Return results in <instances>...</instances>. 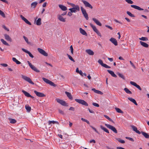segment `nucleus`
<instances>
[{
    "label": "nucleus",
    "instance_id": "nucleus-48",
    "mask_svg": "<svg viewBox=\"0 0 149 149\" xmlns=\"http://www.w3.org/2000/svg\"><path fill=\"white\" fill-rule=\"evenodd\" d=\"M52 123H53V124H55V123H57L58 124V123L57 121H49V125H50Z\"/></svg>",
    "mask_w": 149,
    "mask_h": 149
},
{
    "label": "nucleus",
    "instance_id": "nucleus-20",
    "mask_svg": "<svg viewBox=\"0 0 149 149\" xmlns=\"http://www.w3.org/2000/svg\"><path fill=\"white\" fill-rule=\"evenodd\" d=\"M58 6L63 11H65L67 10V7L63 5L59 4Z\"/></svg>",
    "mask_w": 149,
    "mask_h": 149
},
{
    "label": "nucleus",
    "instance_id": "nucleus-6",
    "mask_svg": "<svg viewBox=\"0 0 149 149\" xmlns=\"http://www.w3.org/2000/svg\"><path fill=\"white\" fill-rule=\"evenodd\" d=\"M82 1L86 7L89 8L91 9L93 8V7L87 1L84 0H82Z\"/></svg>",
    "mask_w": 149,
    "mask_h": 149
},
{
    "label": "nucleus",
    "instance_id": "nucleus-23",
    "mask_svg": "<svg viewBox=\"0 0 149 149\" xmlns=\"http://www.w3.org/2000/svg\"><path fill=\"white\" fill-rule=\"evenodd\" d=\"M92 20L95 22L97 25L101 26H102L101 23L97 19L95 18H93Z\"/></svg>",
    "mask_w": 149,
    "mask_h": 149
},
{
    "label": "nucleus",
    "instance_id": "nucleus-56",
    "mask_svg": "<svg viewBox=\"0 0 149 149\" xmlns=\"http://www.w3.org/2000/svg\"><path fill=\"white\" fill-rule=\"evenodd\" d=\"M70 49L71 50V53L72 54H73V49L72 45H71L70 47Z\"/></svg>",
    "mask_w": 149,
    "mask_h": 149
},
{
    "label": "nucleus",
    "instance_id": "nucleus-32",
    "mask_svg": "<svg viewBox=\"0 0 149 149\" xmlns=\"http://www.w3.org/2000/svg\"><path fill=\"white\" fill-rule=\"evenodd\" d=\"M12 60L13 61L15 62L17 64H19L21 63L18 60H17L15 58H13Z\"/></svg>",
    "mask_w": 149,
    "mask_h": 149
},
{
    "label": "nucleus",
    "instance_id": "nucleus-51",
    "mask_svg": "<svg viewBox=\"0 0 149 149\" xmlns=\"http://www.w3.org/2000/svg\"><path fill=\"white\" fill-rule=\"evenodd\" d=\"M90 127L92 128V129L95 132H96L97 134H99V132L95 128L93 127V126L91 125H90Z\"/></svg>",
    "mask_w": 149,
    "mask_h": 149
},
{
    "label": "nucleus",
    "instance_id": "nucleus-35",
    "mask_svg": "<svg viewBox=\"0 0 149 149\" xmlns=\"http://www.w3.org/2000/svg\"><path fill=\"white\" fill-rule=\"evenodd\" d=\"M115 109L116 110L117 112L120 113H123V112L120 109L117 107H116L115 108Z\"/></svg>",
    "mask_w": 149,
    "mask_h": 149
},
{
    "label": "nucleus",
    "instance_id": "nucleus-63",
    "mask_svg": "<svg viewBox=\"0 0 149 149\" xmlns=\"http://www.w3.org/2000/svg\"><path fill=\"white\" fill-rule=\"evenodd\" d=\"M69 110H72V111H74L75 109L74 107H70V108L69 109Z\"/></svg>",
    "mask_w": 149,
    "mask_h": 149
},
{
    "label": "nucleus",
    "instance_id": "nucleus-52",
    "mask_svg": "<svg viewBox=\"0 0 149 149\" xmlns=\"http://www.w3.org/2000/svg\"><path fill=\"white\" fill-rule=\"evenodd\" d=\"M128 3L132 4L133 3V2L131 0H125Z\"/></svg>",
    "mask_w": 149,
    "mask_h": 149
},
{
    "label": "nucleus",
    "instance_id": "nucleus-25",
    "mask_svg": "<svg viewBox=\"0 0 149 149\" xmlns=\"http://www.w3.org/2000/svg\"><path fill=\"white\" fill-rule=\"evenodd\" d=\"M65 93L70 99L72 100L73 99L70 93L65 91Z\"/></svg>",
    "mask_w": 149,
    "mask_h": 149
},
{
    "label": "nucleus",
    "instance_id": "nucleus-55",
    "mask_svg": "<svg viewBox=\"0 0 149 149\" xmlns=\"http://www.w3.org/2000/svg\"><path fill=\"white\" fill-rule=\"evenodd\" d=\"M125 138L127 139H128L129 140L131 141L132 142H134V139L132 138L131 137H126Z\"/></svg>",
    "mask_w": 149,
    "mask_h": 149
},
{
    "label": "nucleus",
    "instance_id": "nucleus-54",
    "mask_svg": "<svg viewBox=\"0 0 149 149\" xmlns=\"http://www.w3.org/2000/svg\"><path fill=\"white\" fill-rule=\"evenodd\" d=\"M95 93H96L100 94L101 95H102L103 94V93L101 91L99 90H96V92Z\"/></svg>",
    "mask_w": 149,
    "mask_h": 149
},
{
    "label": "nucleus",
    "instance_id": "nucleus-46",
    "mask_svg": "<svg viewBox=\"0 0 149 149\" xmlns=\"http://www.w3.org/2000/svg\"><path fill=\"white\" fill-rule=\"evenodd\" d=\"M116 140L118 141L119 142H120L122 143H125V141L119 138L116 139Z\"/></svg>",
    "mask_w": 149,
    "mask_h": 149
},
{
    "label": "nucleus",
    "instance_id": "nucleus-49",
    "mask_svg": "<svg viewBox=\"0 0 149 149\" xmlns=\"http://www.w3.org/2000/svg\"><path fill=\"white\" fill-rule=\"evenodd\" d=\"M0 15L4 18L5 17V15L4 13L0 10Z\"/></svg>",
    "mask_w": 149,
    "mask_h": 149
},
{
    "label": "nucleus",
    "instance_id": "nucleus-3",
    "mask_svg": "<svg viewBox=\"0 0 149 149\" xmlns=\"http://www.w3.org/2000/svg\"><path fill=\"white\" fill-rule=\"evenodd\" d=\"M75 100L78 103L85 106H88V104L84 100L81 99H75Z\"/></svg>",
    "mask_w": 149,
    "mask_h": 149
},
{
    "label": "nucleus",
    "instance_id": "nucleus-62",
    "mask_svg": "<svg viewBox=\"0 0 149 149\" xmlns=\"http://www.w3.org/2000/svg\"><path fill=\"white\" fill-rule=\"evenodd\" d=\"M2 27L3 28L5 29L6 30H7L8 31H9V30L7 28V27H6V26L5 25H3Z\"/></svg>",
    "mask_w": 149,
    "mask_h": 149
},
{
    "label": "nucleus",
    "instance_id": "nucleus-17",
    "mask_svg": "<svg viewBox=\"0 0 149 149\" xmlns=\"http://www.w3.org/2000/svg\"><path fill=\"white\" fill-rule=\"evenodd\" d=\"M131 6L135 9H137L139 10H143V9L141 8L139 6H137L135 5H131Z\"/></svg>",
    "mask_w": 149,
    "mask_h": 149
},
{
    "label": "nucleus",
    "instance_id": "nucleus-16",
    "mask_svg": "<svg viewBox=\"0 0 149 149\" xmlns=\"http://www.w3.org/2000/svg\"><path fill=\"white\" fill-rule=\"evenodd\" d=\"M58 19L60 21L65 22V18H64L63 17L60 15H58Z\"/></svg>",
    "mask_w": 149,
    "mask_h": 149
},
{
    "label": "nucleus",
    "instance_id": "nucleus-11",
    "mask_svg": "<svg viewBox=\"0 0 149 149\" xmlns=\"http://www.w3.org/2000/svg\"><path fill=\"white\" fill-rule=\"evenodd\" d=\"M109 40L113 43L115 46L118 45V42L116 39L114 38H111Z\"/></svg>",
    "mask_w": 149,
    "mask_h": 149
},
{
    "label": "nucleus",
    "instance_id": "nucleus-57",
    "mask_svg": "<svg viewBox=\"0 0 149 149\" xmlns=\"http://www.w3.org/2000/svg\"><path fill=\"white\" fill-rule=\"evenodd\" d=\"M92 104L94 106L96 107H99V105L98 104L96 103H95V102L93 103H92Z\"/></svg>",
    "mask_w": 149,
    "mask_h": 149
},
{
    "label": "nucleus",
    "instance_id": "nucleus-10",
    "mask_svg": "<svg viewBox=\"0 0 149 149\" xmlns=\"http://www.w3.org/2000/svg\"><path fill=\"white\" fill-rule=\"evenodd\" d=\"M130 84L131 85L136 87V88H138L139 90L141 91L142 90V89L141 88L140 86L138 85L135 82L133 81H131L130 82Z\"/></svg>",
    "mask_w": 149,
    "mask_h": 149
},
{
    "label": "nucleus",
    "instance_id": "nucleus-1",
    "mask_svg": "<svg viewBox=\"0 0 149 149\" xmlns=\"http://www.w3.org/2000/svg\"><path fill=\"white\" fill-rule=\"evenodd\" d=\"M81 9L84 17L86 20H88V15L86 12V10L82 6L81 7Z\"/></svg>",
    "mask_w": 149,
    "mask_h": 149
},
{
    "label": "nucleus",
    "instance_id": "nucleus-26",
    "mask_svg": "<svg viewBox=\"0 0 149 149\" xmlns=\"http://www.w3.org/2000/svg\"><path fill=\"white\" fill-rule=\"evenodd\" d=\"M79 31L80 33L82 35L86 36H87V34L86 32L84 30L82 29L81 28H79Z\"/></svg>",
    "mask_w": 149,
    "mask_h": 149
},
{
    "label": "nucleus",
    "instance_id": "nucleus-58",
    "mask_svg": "<svg viewBox=\"0 0 149 149\" xmlns=\"http://www.w3.org/2000/svg\"><path fill=\"white\" fill-rule=\"evenodd\" d=\"M58 111H59V113L60 114H62V115H63L64 114V112L63 111H62V110H60V109H59L58 110Z\"/></svg>",
    "mask_w": 149,
    "mask_h": 149
},
{
    "label": "nucleus",
    "instance_id": "nucleus-47",
    "mask_svg": "<svg viewBox=\"0 0 149 149\" xmlns=\"http://www.w3.org/2000/svg\"><path fill=\"white\" fill-rule=\"evenodd\" d=\"M51 86H53L54 87H56V85L54 84L53 82H52L51 81H50V82L49 83V84Z\"/></svg>",
    "mask_w": 149,
    "mask_h": 149
},
{
    "label": "nucleus",
    "instance_id": "nucleus-61",
    "mask_svg": "<svg viewBox=\"0 0 149 149\" xmlns=\"http://www.w3.org/2000/svg\"><path fill=\"white\" fill-rule=\"evenodd\" d=\"M1 65L4 67H6L8 66V65L5 63H1Z\"/></svg>",
    "mask_w": 149,
    "mask_h": 149
},
{
    "label": "nucleus",
    "instance_id": "nucleus-37",
    "mask_svg": "<svg viewBox=\"0 0 149 149\" xmlns=\"http://www.w3.org/2000/svg\"><path fill=\"white\" fill-rule=\"evenodd\" d=\"M38 3L36 2H33L31 4V6L33 8H35L36 7Z\"/></svg>",
    "mask_w": 149,
    "mask_h": 149
},
{
    "label": "nucleus",
    "instance_id": "nucleus-13",
    "mask_svg": "<svg viewBox=\"0 0 149 149\" xmlns=\"http://www.w3.org/2000/svg\"><path fill=\"white\" fill-rule=\"evenodd\" d=\"M22 51L28 54L29 55V56L31 58H33L34 57V56H33V55L31 54V53L30 52L26 50V49L24 48H22Z\"/></svg>",
    "mask_w": 149,
    "mask_h": 149
},
{
    "label": "nucleus",
    "instance_id": "nucleus-44",
    "mask_svg": "<svg viewBox=\"0 0 149 149\" xmlns=\"http://www.w3.org/2000/svg\"><path fill=\"white\" fill-rule=\"evenodd\" d=\"M25 108L27 111L28 112H29L31 110V107H30L29 106H27L26 105H25Z\"/></svg>",
    "mask_w": 149,
    "mask_h": 149
},
{
    "label": "nucleus",
    "instance_id": "nucleus-19",
    "mask_svg": "<svg viewBox=\"0 0 149 149\" xmlns=\"http://www.w3.org/2000/svg\"><path fill=\"white\" fill-rule=\"evenodd\" d=\"M141 132L146 138L147 139H149V134L148 133L143 131H141Z\"/></svg>",
    "mask_w": 149,
    "mask_h": 149
},
{
    "label": "nucleus",
    "instance_id": "nucleus-33",
    "mask_svg": "<svg viewBox=\"0 0 149 149\" xmlns=\"http://www.w3.org/2000/svg\"><path fill=\"white\" fill-rule=\"evenodd\" d=\"M22 92L25 96L28 97H29L31 95H30L28 93L24 90H22Z\"/></svg>",
    "mask_w": 149,
    "mask_h": 149
},
{
    "label": "nucleus",
    "instance_id": "nucleus-29",
    "mask_svg": "<svg viewBox=\"0 0 149 149\" xmlns=\"http://www.w3.org/2000/svg\"><path fill=\"white\" fill-rule=\"evenodd\" d=\"M90 25L91 27L92 28L94 31H95V33L98 31L96 27L94 26L91 23H90Z\"/></svg>",
    "mask_w": 149,
    "mask_h": 149
},
{
    "label": "nucleus",
    "instance_id": "nucleus-2",
    "mask_svg": "<svg viewBox=\"0 0 149 149\" xmlns=\"http://www.w3.org/2000/svg\"><path fill=\"white\" fill-rule=\"evenodd\" d=\"M22 78L25 81H27L29 83L32 84H34V83L32 81L31 79L29 77L23 75H22Z\"/></svg>",
    "mask_w": 149,
    "mask_h": 149
},
{
    "label": "nucleus",
    "instance_id": "nucleus-38",
    "mask_svg": "<svg viewBox=\"0 0 149 149\" xmlns=\"http://www.w3.org/2000/svg\"><path fill=\"white\" fill-rule=\"evenodd\" d=\"M124 90L128 94H132V92L130 91L128 88H125L124 89Z\"/></svg>",
    "mask_w": 149,
    "mask_h": 149
},
{
    "label": "nucleus",
    "instance_id": "nucleus-30",
    "mask_svg": "<svg viewBox=\"0 0 149 149\" xmlns=\"http://www.w3.org/2000/svg\"><path fill=\"white\" fill-rule=\"evenodd\" d=\"M100 127L102 130H103L105 132H106L108 133H109V130L106 128L104 127L102 125H100Z\"/></svg>",
    "mask_w": 149,
    "mask_h": 149
},
{
    "label": "nucleus",
    "instance_id": "nucleus-45",
    "mask_svg": "<svg viewBox=\"0 0 149 149\" xmlns=\"http://www.w3.org/2000/svg\"><path fill=\"white\" fill-rule=\"evenodd\" d=\"M67 55L68 56L70 60L73 62H75V61L70 55L67 54Z\"/></svg>",
    "mask_w": 149,
    "mask_h": 149
},
{
    "label": "nucleus",
    "instance_id": "nucleus-27",
    "mask_svg": "<svg viewBox=\"0 0 149 149\" xmlns=\"http://www.w3.org/2000/svg\"><path fill=\"white\" fill-rule=\"evenodd\" d=\"M128 99L132 102H133V103H134L135 105H137L138 104L137 103H136V100L132 98V97H128Z\"/></svg>",
    "mask_w": 149,
    "mask_h": 149
},
{
    "label": "nucleus",
    "instance_id": "nucleus-39",
    "mask_svg": "<svg viewBox=\"0 0 149 149\" xmlns=\"http://www.w3.org/2000/svg\"><path fill=\"white\" fill-rule=\"evenodd\" d=\"M104 116L105 118L108 119L109 121H111V122H112L114 123L113 120L112 119H111V118H110L108 116L105 115H104Z\"/></svg>",
    "mask_w": 149,
    "mask_h": 149
},
{
    "label": "nucleus",
    "instance_id": "nucleus-7",
    "mask_svg": "<svg viewBox=\"0 0 149 149\" xmlns=\"http://www.w3.org/2000/svg\"><path fill=\"white\" fill-rule=\"evenodd\" d=\"M98 62L102 66L106 68H110L111 67L107 64L104 63L102 61L101 59H99L98 60Z\"/></svg>",
    "mask_w": 149,
    "mask_h": 149
},
{
    "label": "nucleus",
    "instance_id": "nucleus-9",
    "mask_svg": "<svg viewBox=\"0 0 149 149\" xmlns=\"http://www.w3.org/2000/svg\"><path fill=\"white\" fill-rule=\"evenodd\" d=\"M34 93L36 95L39 97H45L46 95L43 93L38 92L36 91H34Z\"/></svg>",
    "mask_w": 149,
    "mask_h": 149
},
{
    "label": "nucleus",
    "instance_id": "nucleus-59",
    "mask_svg": "<svg viewBox=\"0 0 149 149\" xmlns=\"http://www.w3.org/2000/svg\"><path fill=\"white\" fill-rule=\"evenodd\" d=\"M105 26L106 27H107V28L110 29L111 30H112L113 29V28L111 27L109 25H106Z\"/></svg>",
    "mask_w": 149,
    "mask_h": 149
},
{
    "label": "nucleus",
    "instance_id": "nucleus-14",
    "mask_svg": "<svg viewBox=\"0 0 149 149\" xmlns=\"http://www.w3.org/2000/svg\"><path fill=\"white\" fill-rule=\"evenodd\" d=\"M131 127L133 129V130L136 133L139 134H141V132L137 130V127L135 126L134 125H131Z\"/></svg>",
    "mask_w": 149,
    "mask_h": 149
},
{
    "label": "nucleus",
    "instance_id": "nucleus-50",
    "mask_svg": "<svg viewBox=\"0 0 149 149\" xmlns=\"http://www.w3.org/2000/svg\"><path fill=\"white\" fill-rule=\"evenodd\" d=\"M23 38L24 39L25 41L28 44H30V42L28 41V39L27 38H26L24 36Z\"/></svg>",
    "mask_w": 149,
    "mask_h": 149
},
{
    "label": "nucleus",
    "instance_id": "nucleus-28",
    "mask_svg": "<svg viewBox=\"0 0 149 149\" xmlns=\"http://www.w3.org/2000/svg\"><path fill=\"white\" fill-rule=\"evenodd\" d=\"M30 67L31 68V69L34 70V71L37 72H40V71L39 70H38L36 67H34L33 65H32Z\"/></svg>",
    "mask_w": 149,
    "mask_h": 149
},
{
    "label": "nucleus",
    "instance_id": "nucleus-36",
    "mask_svg": "<svg viewBox=\"0 0 149 149\" xmlns=\"http://www.w3.org/2000/svg\"><path fill=\"white\" fill-rule=\"evenodd\" d=\"M117 74L119 77L121 78L124 80H125V77L122 74L120 73H118Z\"/></svg>",
    "mask_w": 149,
    "mask_h": 149
},
{
    "label": "nucleus",
    "instance_id": "nucleus-18",
    "mask_svg": "<svg viewBox=\"0 0 149 149\" xmlns=\"http://www.w3.org/2000/svg\"><path fill=\"white\" fill-rule=\"evenodd\" d=\"M4 36L5 37V39L7 41L11 42L12 41L11 38L10 37L9 35L7 34H5L4 35Z\"/></svg>",
    "mask_w": 149,
    "mask_h": 149
},
{
    "label": "nucleus",
    "instance_id": "nucleus-12",
    "mask_svg": "<svg viewBox=\"0 0 149 149\" xmlns=\"http://www.w3.org/2000/svg\"><path fill=\"white\" fill-rule=\"evenodd\" d=\"M20 17L21 19L24 20L25 22L27 24L29 25H31V23L27 19H26L25 18L24 16H23L22 15H21L20 16Z\"/></svg>",
    "mask_w": 149,
    "mask_h": 149
},
{
    "label": "nucleus",
    "instance_id": "nucleus-64",
    "mask_svg": "<svg viewBox=\"0 0 149 149\" xmlns=\"http://www.w3.org/2000/svg\"><path fill=\"white\" fill-rule=\"evenodd\" d=\"M96 33H97V35H98L99 36H100V37L102 36H101V35L100 33L99 32V31H97V32H96Z\"/></svg>",
    "mask_w": 149,
    "mask_h": 149
},
{
    "label": "nucleus",
    "instance_id": "nucleus-8",
    "mask_svg": "<svg viewBox=\"0 0 149 149\" xmlns=\"http://www.w3.org/2000/svg\"><path fill=\"white\" fill-rule=\"evenodd\" d=\"M38 51L41 54L45 56H48L47 53L44 50L40 48H38L37 49Z\"/></svg>",
    "mask_w": 149,
    "mask_h": 149
},
{
    "label": "nucleus",
    "instance_id": "nucleus-5",
    "mask_svg": "<svg viewBox=\"0 0 149 149\" xmlns=\"http://www.w3.org/2000/svg\"><path fill=\"white\" fill-rule=\"evenodd\" d=\"M105 125L109 129L113 131L114 133H117V131L116 128L113 126L111 125H110L106 124H105Z\"/></svg>",
    "mask_w": 149,
    "mask_h": 149
},
{
    "label": "nucleus",
    "instance_id": "nucleus-24",
    "mask_svg": "<svg viewBox=\"0 0 149 149\" xmlns=\"http://www.w3.org/2000/svg\"><path fill=\"white\" fill-rule=\"evenodd\" d=\"M107 71L112 77L116 78L117 77V75L115 74L113 71L110 70H107Z\"/></svg>",
    "mask_w": 149,
    "mask_h": 149
},
{
    "label": "nucleus",
    "instance_id": "nucleus-15",
    "mask_svg": "<svg viewBox=\"0 0 149 149\" xmlns=\"http://www.w3.org/2000/svg\"><path fill=\"white\" fill-rule=\"evenodd\" d=\"M72 13H75L77 12V11H79L80 10V8L79 6L78 5H76L75 7H73L72 8Z\"/></svg>",
    "mask_w": 149,
    "mask_h": 149
},
{
    "label": "nucleus",
    "instance_id": "nucleus-41",
    "mask_svg": "<svg viewBox=\"0 0 149 149\" xmlns=\"http://www.w3.org/2000/svg\"><path fill=\"white\" fill-rule=\"evenodd\" d=\"M127 13L129 16H130V17H135V15L134 14H132L131 13H130L129 11H127Z\"/></svg>",
    "mask_w": 149,
    "mask_h": 149
},
{
    "label": "nucleus",
    "instance_id": "nucleus-21",
    "mask_svg": "<svg viewBox=\"0 0 149 149\" xmlns=\"http://www.w3.org/2000/svg\"><path fill=\"white\" fill-rule=\"evenodd\" d=\"M86 51L89 55H93L94 54V52L90 49H86Z\"/></svg>",
    "mask_w": 149,
    "mask_h": 149
},
{
    "label": "nucleus",
    "instance_id": "nucleus-43",
    "mask_svg": "<svg viewBox=\"0 0 149 149\" xmlns=\"http://www.w3.org/2000/svg\"><path fill=\"white\" fill-rule=\"evenodd\" d=\"M42 79L45 82L48 84H49V83L50 82V81L49 80H48V79L44 77H43L42 78Z\"/></svg>",
    "mask_w": 149,
    "mask_h": 149
},
{
    "label": "nucleus",
    "instance_id": "nucleus-4",
    "mask_svg": "<svg viewBox=\"0 0 149 149\" xmlns=\"http://www.w3.org/2000/svg\"><path fill=\"white\" fill-rule=\"evenodd\" d=\"M56 100L58 103L60 104L62 106H68V104L65 101L63 100L57 98L56 99Z\"/></svg>",
    "mask_w": 149,
    "mask_h": 149
},
{
    "label": "nucleus",
    "instance_id": "nucleus-53",
    "mask_svg": "<svg viewBox=\"0 0 149 149\" xmlns=\"http://www.w3.org/2000/svg\"><path fill=\"white\" fill-rule=\"evenodd\" d=\"M95 93H96L100 94L101 95H102L103 94V93L101 91L99 90H96V92Z\"/></svg>",
    "mask_w": 149,
    "mask_h": 149
},
{
    "label": "nucleus",
    "instance_id": "nucleus-34",
    "mask_svg": "<svg viewBox=\"0 0 149 149\" xmlns=\"http://www.w3.org/2000/svg\"><path fill=\"white\" fill-rule=\"evenodd\" d=\"M36 24L38 26L41 25V18H39L37 20L36 22Z\"/></svg>",
    "mask_w": 149,
    "mask_h": 149
},
{
    "label": "nucleus",
    "instance_id": "nucleus-60",
    "mask_svg": "<svg viewBox=\"0 0 149 149\" xmlns=\"http://www.w3.org/2000/svg\"><path fill=\"white\" fill-rule=\"evenodd\" d=\"M130 64H131V65H132V66L134 68H136V67L134 65V64H133V63L131 61H130Z\"/></svg>",
    "mask_w": 149,
    "mask_h": 149
},
{
    "label": "nucleus",
    "instance_id": "nucleus-31",
    "mask_svg": "<svg viewBox=\"0 0 149 149\" xmlns=\"http://www.w3.org/2000/svg\"><path fill=\"white\" fill-rule=\"evenodd\" d=\"M10 123L12 124H14L16 123L17 121L15 119L11 118H9Z\"/></svg>",
    "mask_w": 149,
    "mask_h": 149
},
{
    "label": "nucleus",
    "instance_id": "nucleus-40",
    "mask_svg": "<svg viewBox=\"0 0 149 149\" xmlns=\"http://www.w3.org/2000/svg\"><path fill=\"white\" fill-rule=\"evenodd\" d=\"M1 41L3 43L7 46H9V44L6 42L4 40V39H1Z\"/></svg>",
    "mask_w": 149,
    "mask_h": 149
},
{
    "label": "nucleus",
    "instance_id": "nucleus-42",
    "mask_svg": "<svg viewBox=\"0 0 149 149\" xmlns=\"http://www.w3.org/2000/svg\"><path fill=\"white\" fill-rule=\"evenodd\" d=\"M139 39L140 40L142 41H148V38L146 37H142L141 38H139Z\"/></svg>",
    "mask_w": 149,
    "mask_h": 149
},
{
    "label": "nucleus",
    "instance_id": "nucleus-22",
    "mask_svg": "<svg viewBox=\"0 0 149 149\" xmlns=\"http://www.w3.org/2000/svg\"><path fill=\"white\" fill-rule=\"evenodd\" d=\"M140 43L142 46L148 48L149 47V45L148 44L143 42L140 41Z\"/></svg>",
    "mask_w": 149,
    "mask_h": 149
}]
</instances>
